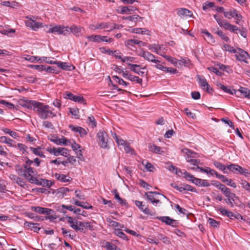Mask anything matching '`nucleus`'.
Segmentation results:
<instances>
[{
	"label": "nucleus",
	"mask_w": 250,
	"mask_h": 250,
	"mask_svg": "<svg viewBox=\"0 0 250 250\" xmlns=\"http://www.w3.org/2000/svg\"><path fill=\"white\" fill-rule=\"evenodd\" d=\"M216 33L224 41L228 42L229 41V38L223 32L220 30H218Z\"/></svg>",
	"instance_id": "a18cd8bd"
},
{
	"label": "nucleus",
	"mask_w": 250,
	"mask_h": 250,
	"mask_svg": "<svg viewBox=\"0 0 250 250\" xmlns=\"http://www.w3.org/2000/svg\"><path fill=\"white\" fill-rule=\"evenodd\" d=\"M217 210L220 211L222 215L227 216L229 219H234L235 214L232 212L223 208L221 206L218 207Z\"/></svg>",
	"instance_id": "6ab92c4d"
},
{
	"label": "nucleus",
	"mask_w": 250,
	"mask_h": 250,
	"mask_svg": "<svg viewBox=\"0 0 250 250\" xmlns=\"http://www.w3.org/2000/svg\"><path fill=\"white\" fill-rule=\"evenodd\" d=\"M239 174L243 175L245 177H248L250 175V172L246 168H243L241 167Z\"/></svg>",
	"instance_id": "774afa93"
},
{
	"label": "nucleus",
	"mask_w": 250,
	"mask_h": 250,
	"mask_svg": "<svg viewBox=\"0 0 250 250\" xmlns=\"http://www.w3.org/2000/svg\"><path fill=\"white\" fill-rule=\"evenodd\" d=\"M30 149L32 150L33 153L36 155L39 156L42 158H44L45 155L43 154V152L40 150V147H38L37 148L30 147Z\"/></svg>",
	"instance_id": "e433bc0d"
},
{
	"label": "nucleus",
	"mask_w": 250,
	"mask_h": 250,
	"mask_svg": "<svg viewBox=\"0 0 250 250\" xmlns=\"http://www.w3.org/2000/svg\"><path fill=\"white\" fill-rule=\"evenodd\" d=\"M87 38L91 42H100V39L101 38V35H91L87 37Z\"/></svg>",
	"instance_id": "864d4df0"
},
{
	"label": "nucleus",
	"mask_w": 250,
	"mask_h": 250,
	"mask_svg": "<svg viewBox=\"0 0 250 250\" xmlns=\"http://www.w3.org/2000/svg\"><path fill=\"white\" fill-rule=\"evenodd\" d=\"M46 151L50 154H53L55 156L61 155L64 157H67L69 155L68 150L67 148L64 147H48L46 148Z\"/></svg>",
	"instance_id": "0eeeda50"
},
{
	"label": "nucleus",
	"mask_w": 250,
	"mask_h": 250,
	"mask_svg": "<svg viewBox=\"0 0 250 250\" xmlns=\"http://www.w3.org/2000/svg\"><path fill=\"white\" fill-rule=\"evenodd\" d=\"M25 60L31 62H40L42 60V58L41 57L37 56H31L28 55L25 58Z\"/></svg>",
	"instance_id": "37998d69"
},
{
	"label": "nucleus",
	"mask_w": 250,
	"mask_h": 250,
	"mask_svg": "<svg viewBox=\"0 0 250 250\" xmlns=\"http://www.w3.org/2000/svg\"><path fill=\"white\" fill-rule=\"evenodd\" d=\"M0 142L2 143L6 144L10 146L16 147V145H14L12 144L13 141L9 138L6 136L0 137Z\"/></svg>",
	"instance_id": "bb28decb"
},
{
	"label": "nucleus",
	"mask_w": 250,
	"mask_h": 250,
	"mask_svg": "<svg viewBox=\"0 0 250 250\" xmlns=\"http://www.w3.org/2000/svg\"><path fill=\"white\" fill-rule=\"evenodd\" d=\"M55 177L58 180L62 182H69L70 181V178L69 177H67L66 175L64 174L60 173H56Z\"/></svg>",
	"instance_id": "393cba45"
},
{
	"label": "nucleus",
	"mask_w": 250,
	"mask_h": 250,
	"mask_svg": "<svg viewBox=\"0 0 250 250\" xmlns=\"http://www.w3.org/2000/svg\"><path fill=\"white\" fill-rule=\"evenodd\" d=\"M55 64H57L63 70H69L68 68L69 66L67 65V63L66 62L55 61Z\"/></svg>",
	"instance_id": "de8ad7c7"
},
{
	"label": "nucleus",
	"mask_w": 250,
	"mask_h": 250,
	"mask_svg": "<svg viewBox=\"0 0 250 250\" xmlns=\"http://www.w3.org/2000/svg\"><path fill=\"white\" fill-rule=\"evenodd\" d=\"M163 57L176 66H178V64H180V62L179 60L175 58L167 55H164L163 56Z\"/></svg>",
	"instance_id": "473e14b6"
},
{
	"label": "nucleus",
	"mask_w": 250,
	"mask_h": 250,
	"mask_svg": "<svg viewBox=\"0 0 250 250\" xmlns=\"http://www.w3.org/2000/svg\"><path fill=\"white\" fill-rule=\"evenodd\" d=\"M127 65L130 66L129 69H130L131 71L134 72L136 74L139 75L142 77L144 76L145 72L144 71H141L140 69H146V66L140 68V65L138 64L127 63Z\"/></svg>",
	"instance_id": "ddd939ff"
},
{
	"label": "nucleus",
	"mask_w": 250,
	"mask_h": 250,
	"mask_svg": "<svg viewBox=\"0 0 250 250\" xmlns=\"http://www.w3.org/2000/svg\"><path fill=\"white\" fill-rule=\"evenodd\" d=\"M149 149L150 151H151L153 153H158V154L162 153L161 147L156 146L155 145H151L149 147Z\"/></svg>",
	"instance_id": "ea45409f"
},
{
	"label": "nucleus",
	"mask_w": 250,
	"mask_h": 250,
	"mask_svg": "<svg viewBox=\"0 0 250 250\" xmlns=\"http://www.w3.org/2000/svg\"><path fill=\"white\" fill-rule=\"evenodd\" d=\"M76 223L77 224V227L75 231L85 233L86 230L85 228L84 222L79 221L78 222H76Z\"/></svg>",
	"instance_id": "72a5a7b5"
},
{
	"label": "nucleus",
	"mask_w": 250,
	"mask_h": 250,
	"mask_svg": "<svg viewBox=\"0 0 250 250\" xmlns=\"http://www.w3.org/2000/svg\"><path fill=\"white\" fill-rule=\"evenodd\" d=\"M213 164L216 168L220 170L223 171L224 173H227V172L226 171V169L227 168V167L224 165L216 161H213Z\"/></svg>",
	"instance_id": "2f4dec72"
},
{
	"label": "nucleus",
	"mask_w": 250,
	"mask_h": 250,
	"mask_svg": "<svg viewBox=\"0 0 250 250\" xmlns=\"http://www.w3.org/2000/svg\"><path fill=\"white\" fill-rule=\"evenodd\" d=\"M209 224L212 227L218 228L219 227L220 222L216 221L215 219L209 218L208 220Z\"/></svg>",
	"instance_id": "8fccbe9b"
},
{
	"label": "nucleus",
	"mask_w": 250,
	"mask_h": 250,
	"mask_svg": "<svg viewBox=\"0 0 250 250\" xmlns=\"http://www.w3.org/2000/svg\"><path fill=\"white\" fill-rule=\"evenodd\" d=\"M212 185L214 186L215 187L218 188V189H220L222 191H223V188L224 189V188H225L226 186L222 184H221L220 182L216 181H212Z\"/></svg>",
	"instance_id": "0e129e2a"
},
{
	"label": "nucleus",
	"mask_w": 250,
	"mask_h": 250,
	"mask_svg": "<svg viewBox=\"0 0 250 250\" xmlns=\"http://www.w3.org/2000/svg\"><path fill=\"white\" fill-rule=\"evenodd\" d=\"M153 194L161 195L164 198H167V197L163 194H161L160 193L156 191H149L148 192H145V196L146 197L147 200L149 201L151 203H152V201H153L155 199V197L153 196Z\"/></svg>",
	"instance_id": "412c9836"
},
{
	"label": "nucleus",
	"mask_w": 250,
	"mask_h": 250,
	"mask_svg": "<svg viewBox=\"0 0 250 250\" xmlns=\"http://www.w3.org/2000/svg\"><path fill=\"white\" fill-rule=\"evenodd\" d=\"M143 17H140L139 15H134L126 17H123V20H129L130 21L137 22L139 21V19H142Z\"/></svg>",
	"instance_id": "f704fd0d"
},
{
	"label": "nucleus",
	"mask_w": 250,
	"mask_h": 250,
	"mask_svg": "<svg viewBox=\"0 0 250 250\" xmlns=\"http://www.w3.org/2000/svg\"><path fill=\"white\" fill-rule=\"evenodd\" d=\"M135 203L136 206L140 209V210L144 212L145 214L150 215L152 216L153 213H152L150 210L148 208V205L146 206L143 204V202L139 201H135Z\"/></svg>",
	"instance_id": "f8f14e48"
},
{
	"label": "nucleus",
	"mask_w": 250,
	"mask_h": 250,
	"mask_svg": "<svg viewBox=\"0 0 250 250\" xmlns=\"http://www.w3.org/2000/svg\"><path fill=\"white\" fill-rule=\"evenodd\" d=\"M148 48L157 54H159V51L161 49V46L159 44L156 43L149 45Z\"/></svg>",
	"instance_id": "7c9ffc66"
},
{
	"label": "nucleus",
	"mask_w": 250,
	"mask_h": 250,
	"mask_svg": "<svg viewBox=\"0 0 250 250\" xmlns=\"http://www.w3.org/2000/svg\"><path fill=\"white\" fill-rule=\"evenodd\" d=\"M27 18L28 19V20L25 22V24L26 26L31 28L32 30L37 31L39 28L43 26L42 23L36 21L28 17H27Z\"/></svg>",
	"instance_id": "9b49d317"
},
{
	"label": "nucleus",
	"mask_w": 250,
	"mask_h": 250,
	"mask_svg": "<svg viewBox=\"0 0 250 250\" xmlns=\"http://www.w3.org/2000/svg\"><path fill=\"white\" fill-rule=\"evenodd\" d=\"M177 14L181 18H184L186 17H191L192 16V13L191 11L184 8L178 9Z\"/></svg>",
	"instance_id": "f3484780"
},
{
	"label": "nucleus",
	"mask_w": 250,
	"mask_h": 250,
	"mask_svg": "<svg viewBox=\"0 0 250 250\" xmlns=\"http://www.w3.org/2000/svg\"><path fill=\"white\" fill-rule=\"evenodd\" d=\"M17 146L21 151H22L23 154H27L28 153V152L27 151L28 147L25 145L21 143H18L16 146V147Z\"/></svg>",
	"instance_id": "79ce46f5"
},
{
	"label": "nucleus",
	"mask_w": 250,
	"mask_h": 250,
	"mask_svg": "<svg viewBox=\"0 0 250 250\" xmlns=\"http://www.w3.org/2000/svg\"><path fill=\"white\" fill-rule=\"evenodd\" d=\"M88 121L89 122V125L91 127L94 128L96 126L97 123L96 120L93 116H90L88 117Z\"/></svg>",
	"instance_id": "5fc2aeb1"
},
{
	"label": "nucleus",
	"mask_w": 250,
	"mask_h": 250,
	"mask_svg": "<svg viewBox=\"0 0 250 250\" xmlns=\"http://www.w3.org/2000/svg\"><path fill=\"white\" fill-rule=\"evenodd\" d=\"M9 177L11 180L16 183L19 186L22 188L24 187L25 185V182L21 178L15 174H10Z\"/></svg>",
	"instance_id": "aec40b11"
},
{
	"label": "nucleus",
	"mask_w": 250,
	"mask_h": 250,
	"mask_svg": "<svg viewBox=\"0 0 250 250\" xmlns=\"http://www.w3.org/2000/svg\"><path fill=\"white\" fill-rule=\"evenodd\" d=\"M197 80L200 86L203 90L209 94L212 93L213 91L212 88L210 87L206 79L203 76H201L198 75H197Z\"/></svg>",
	"instance_id": "423d86ee"
},
{
	"label": "nucleus",
	"mask_w": 250,
	"mask_h": 250,
	"mask_svg": "<svg viewBox=\"0 0 250 250\" xmlns=\"http://www.w3.org/2000/svg\"><path fill=\"white\" fill-rule=\"evenodd\" d=\"M213 17L220 27H224L226 29L235 33H237V31H240L237 26L232 25L226 21H224L219 15L215 14L214 15Z\"/></svg>",
	"instance_id": "7ed1b4c3"
},
{
	"label": "nucleus",
	"mask_w": 250,
	"mask_h": 250,
	"mask_svg": "<svg viewBox=\"0 0 250 250\" xmlns=\"http://www.w3.org/2000/svg\"><path fill=\"white\" fill-rule=\"evenodd\" d=\"M58 34L63 35H67L69 34V29L68 26H62L60 25L59 29Z\"/></svg>",
	"instance_id": "4c0bfd02"
},
{
	"label": "nucleus",
	"mask_w": 250,
	"mask_h": 250,
	"mask_svg": "<svg viewBox=\"0 0 250 250\" xmlns=\"http://www.w3.org/2000/svg\"><path fill=\"white\" fill-rule=\"evenodd\" d=\"M69 29V34L72 33L74 36L76 37L81 36L82 34V31L83 30V27L80 26H78L76 25H72L70 27Z\"/></svg>",
	"instance_id": "dca6fc26"
},
{
	"label": "nucleus",
	"mask_w": 250,
	"mask_h": 250,
	"mask_svg": "<svg viewBox=\"0 0 250 250\" xmlns=\"http://www.w3.org/2000/svg\"><path fill=\"white\" fill-rule=\"evenodd\" d=\"M23 106L28 109H32L37 113L39 117L42 119H46L50 116L55 117L56 115L52 112L50 107L42 103L33 100H26Z\"/></svg>",
	"instance_id": "f257e3e1"
},
{
	"label": "nucleus",
	"mask_w": 250,
	"mask_h": 250,
	"mask_svg": "<svg viewBox=\"0 0 250 250\" xmlns=\"http://www.w3.org/2000/svg\"><path fill=\"white\" fill-rule=\"evenodd\" d=\"M115 234L118 237L124 240H128L126 235L120 230V229H116L114 231Z\"/></svg>",
	"instance_id": "603ef678"
},
{
	"label": "nucleus",
	"mask_w": 250,
	"mask_h": 250,
	"mask_svg": "<svg viewBox=\"0 0 250 250\" xmlns=\"http://www.w3.org/2000/svg\"><path fill=\"white\" fill-rule=\"evenodd\" d=\"M235 54V57L237 60L246 63L248 62L247 60L249 57V55L246 51L240 48H237Z\"/></svg>",
	"instance_id": "6e6552de"
},
{
	"label": "nucleus",
	"mask_w": 250,
	"mask_h": 250,
	"mask_svg": "<svg viewBox=\"0 0 250 250\" xmlns=\"http://www.w3.org/2000/svg\"><path fill=\"white\" fill-rule=\"evenodd\" d=\"M197 168L200 170L201 172L206 173L207 174H209L210 175H215L216 177H217V175L218 174V173L217 171L213 169L210 168L209 167H207L206 168H204L203 167H200L199 166H198Z\"/></svg>",
	"instance_id": "4be33fe9"
},
{
	"label": "nucleus",
	"mask_w": 250,
	"mask_h": 250,
	"mask_svg": "<svg viewBox=\"0 0 250 250\" xmlns=\"http://www.w3.org/2000/svg\"><path fill=\"white\" fill-rule=\"evenodd\" d=\"M238 197L236 196L235 194H233V196H230L225 199L224 200L226 204L229 205L230 207L232 208L234 207V204L235 203L234 198H237Z\"/></svg>",
	"instance_id": "a878e982"
},
{
	"label": "nucleus",
	"mask_w": 250,
	"mask_h": 250,
	"mask_svg": "<svg viewBox=\"0 0 250 250\" xmlns=\"http://www.w3.org/2000/svg\"><path fill=\"white\" fill-rule=\"evenodd\" d=\"M128 80L132 82H136L138 83L142 84L143 80L142 79L139 78L137 76H134L132 74H130L128 76Z\"/></svg>",
	"instance_id": "c03bdc74"
},
{
	"label": "nucleus",
	"mask_w": 250,
	"mask_h": 250,
	"mask_svg": "<svg viewBox=\"0 0 250 250\" xmlns=\"http://www.w3.org/2000/svg\"><path fill=\"white\" fill-rule=\"evenodd\" d=\"M242 187L246 190L250 192V184L244 180H242L240 183Z\"/></svg>",
	"instance_id": "09e8293b"
},
{
	"label": "nucleus",
	"mask_w": 250,
	"mask_h": 250,
	"mask_svg": "<svg viewBox=\"0 0 250 250\" xmlns=\"http://www.w3.org/2000/svg\"><path fill=\"white\" fill-rule=\"evenodd\" d=\"M222 192L224 193L225 196L227 198L230 196H233V193L231 192L230 189L226 187L224 188V189L223 188Z\"/></svg>",
	"instance_id": "69168bd1"
},
{
	"label": "nucleus",
	"mask_w": 250,
	"mask_h": 250,
	"mask_svg": "<svg viewBox=\"0 0 250 250\" xmlns=\"http://www.w3.org/2000/svg\"><path fill=\"white\" fill-rule=\"evenodd\" d=\"M173 170H174L175 173L178 176H181V175H183L184 176V173L185 172H187L185 170H182L181 169L176 167H172Z\"/></svg>",
	"instance_id": "4d7b16f0"
},
{
	"label": "nucleus",
	"mask_w": 250,
	"mask_h": 250,
	"mask_svg": "<svg viewBox=\"0 0 250 250\" xmlns=\"http://www.w3.org/2000/svg\"><path fill=\"white\" fill-rule=\"evenodd\" d=\"M141 42V41H139L138 40H128L127 41L125 42L126 45L127 46H133V44H140V43Z\"/></svg>",
	"instance_id": "e2e57ef3"
},
{
	"label": "nucleus",
	"mask_w": 250,
	"mask_h": 250,
	"mask_svg": "<svg viewBox=\"0 0 250 250\" xmlns=\"http://www.w3.org/2000/svg\"><path fill=\"white\" fill-rule=\"evenodd\" d=\"M157 219L162 221L163 223H166L167 225L171 226L172 227H176L177 224L176 220H174L169 216H160L157 217Z\"/></svg>",
	"instance_id": "4468645a"
},
{
	"label": "nucleus",
	"mask_w": 250,
	"mask_h": 250,
	"mask_svg": "<svg viewBox=\"0 0 250 250\" xmlns=\"http://www.w3.org/2000/svg\"><path fill=\"white\" fill-rule=\"evenodd\" d=\"M187 162L190 163L193 166H199L198 165L200 164V160L198 159H193L191 158L190 156H188L186 158Z\"/></svg>",
	"instance_id": "3c124183"
},
{
	"label": "nucleus",
	"mask_w": 250,
	"mask_h": 250,
	"mask_svg": "<svg viewBox=\"0 0 250 250\" xmlns=\"http://www.w3.org/2000/svg\"><path fill=\"white\" fill-rule=\"evenodd\" d=\"M133 10L134 7L133 6H123L121 9L122 14H129L130 11Z\"/></svg>",
	"instance_id": "49530a36"
},
{
	"label": "nucleus",
	"mask_w": 250,
	"mask_h": 250,
	"mask_svg": "<svg viewBox=\"0 0 250 250\" xmlns=\"http://www.w3.org/2000/svg\"><path fill=\"white\" fill-rule=\"evenodd\" d=\"M66 218L68 219L67 222L70 224V227L75 230L77 227L76 222H78L79 221L75 219H74L72 217L68 216H66Z\"/></svg>",
	"instance_id": "cd10ccee"
},
{
	"label": "nucleus",
	"mask_w": 250,
	"mask_h": 250,
	"mask_svg": "<svg viewBox=\"0 0 250 250\" xmlns=\"http://www.w3.org/2000/svg\"><path fill=\"white\" fill-rule=\"evenodd\" d=\"M216 86L218 88L221 89L222 90L224 91L226 93L233 94V93L232 92L230 89L227 86H225L224 85L220 83L217 82L216 83Z\"/></svg>",
	"instance_id": "c9c22d12"
},
{
	"label": "nucleus",
	"mask_w": 250,
	"mask_h": 250,
	"mask_svg": "<svg viewBox=\"0 0 250 250\" xmlns=\"http://www.w3.org/2000/svg\"><path fill=\"white\" fill-rule=\"evenodd\" d=\"M69 112L71 114L74 115L76 119H79L80 116L79 115V109L77 108H70Z\"/></svg>",
	"instance_id": "6e6d98bb"
},
{
	"label": "nucleus",
	"mask_w": 250,
	"mask_h": 250,
	"mask_svg": "<svg viewBox=\"0 0 250 250\" xmlns=\"http://www.w3.org/2000/svg\"><path fill=\"white\" fill-rule=\"evenodd\" d=\"M113 78L116 80V82H117L120 84L124 85L126 86H127L129 85L128 83L125 82L124 80H123L121 78H120L117 76H113Z\"/></svg>",
	"instance_id": "bf43d9fd"
},
{
	"label": "nucleus",
	"mask_w": 250,
	"mask_h": 250,
	"mask_svg": "<svg viewBox=\"0 0 250 250\" xmlns=\"http://www.w3.org/2000/svg\"><path fill=\"white\" fill-rule=\"evenodd\" d=\"M238 91L243 94L245 98L250 99V90L248 88L240 87Z\"/></svg>",
	"instance_id": "c756f323"
},
{
	"label": "nucleus",
	"mask_w": 250,
	"mask_h": 250,
	"mask_svg": "<svg viewBox=\"0 0 250 250\" xmlns=\"http://www.w3.org/2000/svg\"><path fill=\"white\" fill-rule=\"evenodd\" d=\"M63 97L65 99L70 100L75 102L85 104V100L83 96L75 95L68 91H66L64 93Z\"/></svg>",
	"instance_id": "9d476101"
},
{
	"label": "nucleus",
	"mask_w": 250,
	"mask_h": 250,
	"mask_svg": "<svg viewBox=\"0 0 250 250\" xmlns=\"http://www.w3.org/2000/svg\"><path fill=\"white\" fill-rule=\"evenodd\" d=\"M214 4L212 2L206 1L203 4V9L204 11H207L209 8L213 7Z\"/></svg>",
	"instance_id": "052dcab7"
},
{
	"label": "nucleus",
	"mask_w": 250,
	"mask_h": 250,
	"mask_svg": "<svg viewBox=\"0 0 250 250\" xmlns=\"http://www.w3.org/2000/svg\"><path fill=\"white\" fill-rule=\"evenodd\" d=\"M90 28L92 29H104V28H108V24L106 22H102L100 23H97L96 25H91Z\"/></svg>",
	"instance_id": "c85d7f7f"
},
{
	"label": "nucleus",
	"mask_w": 250,
	"mask_h": 250,
	"mask_svg": "<svg viewBox=\"0 0 250 250\" xmlns=\"http://www.w3.org/2000/svg\"><path fill=\"white\" fill-rule=\"evenodd\" d=\"M32 209L36 212L42 214L48 215L50 214L51 212H53V210L51 209L41 207H32Z\"/></svg>",
	"instance_id": "a211bd4d"
},
{
	"label": "nucleus",
	"mask_w": 250,
	"mask_h": 250,
	"mask_svg": "<svg viewBox=\"0 0 250 250\" xmlns=\"http://www.w3.org/2000/svg\"><path fill=\"white\" fill-rule=\"evenodd\" d=\"M34 171L32 167L25 170L23 176L31 183L39 184V181L34 176Z\"/></svg>",
	"instance_id": "1a4fd4ad"
},
{
	"label": "nucleus",
	"mask_w": 250,
	"mask_h": 250,
	"mask_svg": "<svg viewBox=\"0 0 250 250\" xmlns=\"http://www.w3.org/2000/svg\"><path fill=\"white\" fill-rule=\"evenodd\" d=\"M184 174V178L187 180L191 182L198 187H208L210 186V184L207 180L196 178L194 175L188 172H185Z\"/></svg>",
	"instance_id": "f03ea898"
},
{
	"label": "nucleus",
	"mask_w": 250,
	"mask_h": 250,
	"mask_svg": "<svg viewBox=\"0 0 250 250\" xmlns=\"http://www.w3.org/2000/svg\"><path fill=\"white\" fill-rule=\"evenodd\" d=\"M154 67L158 69L163 71L165 72H168L170 74H176L178 70L176 69L173 68L172 67H167L163 66L162 64H155Z\"/></svg>",
	"instance_id": "2eb2a0df"
},
{
	"label": "nucleus",
	"mask_w": 250,
	"mask_h": 250,
	"mask_svg": "<svg viewBox=\"0 0 250 250\" xmlns=\"http://www.w3.org/2000/svg\"><path fill=\"white\" fill-rule=\"evenodd\" d=\"M2 130L5 133L10 135L11 137L14 138H17L19 137L18 134L13 131L11 130L10 129L7 128H3Z\"/></svg>",
	"instance_id": "58836bf2"
},
{
	"label": "nucleus",
	"mask_w": 250,
	"mask_h": 250,
	"mask_svg": "<svg viewBox=\"0 0 250 250\" xmlns=\"http://www.w3.org/2000/svg\"><path fill=\"white\" fill-rule=\"evenodd\" d=\"M39 184L50 188L52 186L53 183L50 180L42 179L40 183H39L38 185Z\"/></svg>",
	"instance_id": "680f3d73"
},
{
	"label": "nucleus",
	"mask_w": 250,
	"mask_h": 250,
	"mask_svg": "<svg viewBox=\"0 0 250 250\" xmlns=\"http://www.w3.org/2000/svg\"><path fill=\"white\" fill-rule=\"evenodd\" d=\"M180 62V64H178V65L182 66V65H184L185 66H188L190 64V61L189 59L187 58H182L181 60H179Z\"/></svg>",
	"instance_id": "13d9d810"
},
{
	"label": "nucleus",
	"mask_w": 250,
	"mask_h": 250,
	"mask_svg": "<svg viewBox=\"0 0 250 250\" xmlns=\"http://www.w3.org/2000/svg\"><path fill=\"white\" fill-rule=\"evenodd\" d=\"M223 49L226 51H229L231 53H235V52H236V49H234V48H233V47H232L229 45L226 44H225L223 45Z\"/></svg>",
	"instance_id": "338daca9"
},
{
	"label": "nucleus",
	"mask_w": 250,
	"mask_h": 250,
	"mask_svg": "<svg viewBox=\"0 0 250 250\" xmlns=\"http://www.w3.org/2000/svg\"><path fill=\"white\" fill-rule=\"evenodd\" d=\"M97 137L100 146L104 148H109L108 143V135L107 133L104 130H100L97 134Z\"/></svg>",
	"instance_id": "20e7f679"
},
{
	"label": "nucleus",
	"mask_w": 250,
	"mask_h": 250,
	"mask_svg": "<svg viewBox=\"0 0 250 250\" xmlns=\"http://www.w3.org/2000/svg\"><path fill=\"white\" fill-rule=\"evenodd\" d=\"M106 221H107V222H108L109 223V225L110 226H111L113 227H120L121 228L124 227V225H121L119 223L112 220L110 218H107Z\"/></svg>",
	"instance_id": "a19ab883"
},
{
	"label": "nucleus",
	"mask_w": 250,
	"mask_h": 250,
	"mask_svg": "<svg viewBox=\"0 0 250 250\" xmlns=\"http://www.w3.org/2000/svg\"><path fill=\"white\" fill-rule=\"evenodd\" d=\"M25 225H26V226L30 228L31 229L33 230L35 232H37L41 229V228L38 227L39 224L37 223H32L29 222H26L25 223Z\"/></svg>",
	"instance_id": "b1692460"
},
{
	"label": "nucleus",
	"mask_w": 250,
	"mask_h": 250,
	"mask_svg": "<svg viewBox=\"0 0 250 250\" xmlns=\"http://www.w3.org/2000/svg\"><path fill=\"white\" fill-rule=\"evenodd\" d=\"M241 167L236 164H231L227 167V168L233 173L239 174Z\"/></svg>",
	"instance_id": "5701e85b"
},
{
	"label": "nucleus",
	"mask_w": 250,
	"mask_h": 250,
	"mask_svg": "<svg viewBox=\"0 0 250 250\" xmlns=\"http://www.w3.org/2000/svg\"><path fill=\"white\" fill-rule=\"evenodd\" d=\"M139 56L143 57L145 60L149 62H152L155 64H160L161 61L157 60V57L147 50L142 49L139 53Z\"/></svg>",
	"instance_id": "39448f33"
}]
</instances>
